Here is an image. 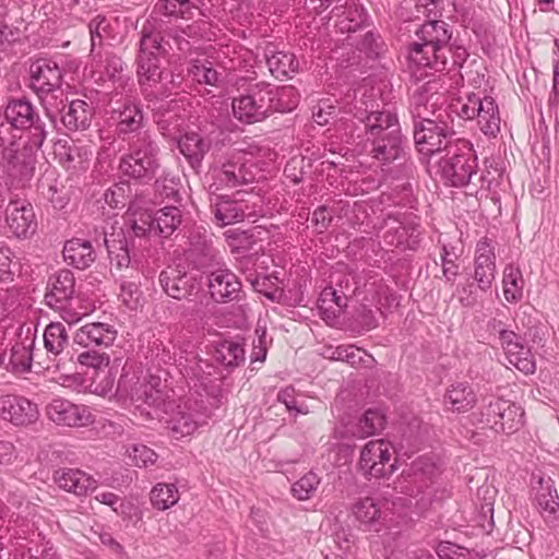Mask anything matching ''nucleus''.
Wrapping results in <instances>:
<instances>
[{
    "mask_svg": "<svg viewBox=\"0 0 559 559\" xmlns=\"http://www.w3.org/2000/svg\"><path fill=\"white\" fill-rule=\"evenodd\" d=\"M332 294H334V287H325L318 299V309L324 320H333L338 317L337 308L334 306V301L332 299Z\"/></svg>",
    "mask_w": 559,
    "mask_h": 559,
    "instance_id": "61",
    "label": "nucleus"
},
{
    "mask_svg": "<svg viewBox=\"0 0 559 559\" xmlns=\"http://www.w3.org/2000/svg\"><path fill=\"white\" fill-rule=\"evenodd\" d=\"M126 453L138 467H148L157 461L154 450L141 443H132L126 447Z\"/></svg>",
    "mask_w": 559,
    "mask_h": 559,
    "instance_id": "55",
    "label": "nucleus"
},
{
    "mask_svg": "<svg viewBox=\"0 0 559 559\" xmlns=\"http://www.w3.org/2000/svg\"><path fill=\"white\" fill-rule=\"evenodd\" d=\"M31 87L45 105V98L59 91L62 85V70L59 64L48 58H39L29 67Z\"/></svg>",
    "mask_w": 559,
    "mask_h": 559,
    "instance_id": "12",
    "label": "nucleus"
},
{
    "mask_svg": "<svg viewBox=\"0 0 559 559\" xmlns=\"http://www.w3.org/2000/svg\"><path fill=\"white\" fill-rule=\"evenodd\" d=\"M212 177L214 182L210 186L211 193L224 187L236 188L251 181V178L247 177L245 167L235 163H226L219 168H214Z\"/></svg>",
    "mask_w": 559,
    "mask_h": 559,
    "instance_id": "27",
    "label": "nucleus"
},
{
    "mask_svg": "<svg viewBox=\"0 0 559 559\" xmlns=\"http://www.w3.org/2000/svg\"><path fill=\"white\" fill-rule=\"evenodd\" d=\"M212 209L215 219L221 226L241 222L248 215L246 213L248 209L247 205L223 195H217L215 200L212 201Z\"/></svg>",
    "mask_w": 559,
    "mask_h": 559,
    "instance_id": "33",
    "label": "nucleus"
},
{
    "mask_svg": "<svg viewBox=\"0 0 559 559\" xmlns=\"http://www.w3.org/2000/svg\"><path fill=\"white\" fill-rule=\"evenodd\" d=\"M430 43L412 41L408 48V60L418 68H429L435 71H443L447 68L450 46L435 45Z\"/></svg>",
    "mask_w": 559,
    "mask_h": 559,
    "instance_id": "17",
    "label": "nucleus"
},
{
    "mask_svg": "<svg viewBox=\"0 0 559 559\" xmlns=\"http://www.w3.org/2000/svg\"><path fill=\"white\" fill-rule=\"evenodd\" d=\"M53 480L60 489L76 496H85L97 487V480L79 468H59Z\"/></svg>",
    "mask_w": 559,
    "mask_h": 559,
    "instance_id": "21",
    "label": "nucleus"
},
{
    "mask_svg": "<svg viewBox=\"0 0 559 559\" xmlns=\"http://www.w3.org/2000/svg\"><path fill=\"white\" fill-rule=\"evenodd\" d=\"M441 115H437L436 119L428 118V120L414 121V141L418 145L420 143L427 144V136L433 135L437 132H448V124L440 120Z\"/></svg>",
    "mask_w": 559,
    "mask_h": 559,
    "instance_id": "52",
    "label": "nucleus"
},
{
    "mask_svg": "<svg viewBox=\"0 0 559 559\" xmlns=\"http://www.w3.org/2000/svg\"><path fill=\"white\" fill-rule=\"evenodd\" d=\"M413 474L411 475V479L404 478L400 481V493H403L407 497H417L423 493L430 499L431 492L428 491L432 484V474L435 472V467L429 465L428 472H425L421 467V462H417L413 465Z\"/></svg>",
    "mask_w": 559,
    "mask_h": 559,
    "instance_id": "30",
    "label": "nucleus"
},
{
    "mask_svg": "<svg viewBox=\"0 0 559 559\" xmlns=\"http://www.w3.org/2000/svg\"><path fill=\"white\" fill-rule=\"evenodd\" d=\"M524 411L520 405L506 400V405L501 408L497 425L493 431L512 433L523 425Z\"/></svg>",
    "mask_w": 559,
    "mask_h": 559,
    "instance_id": "41",
    "label": "nucleus"
},
{
    "mask_svg": "<svg viewBox=\"0 0 559 559\" xmlns=\"http://www.w3.org/2000/svg\"><path fill=\"white\" fill-rule=\"evenodd\" d=\"M155 236L169 237L181 224V211L177 206H165L154 216Z\"/></svg>",
    "mask_w": 559,
    "mask_h": 559,
    "instance_id": "44",
    "label": "nucleus"
},
{
    "mask_svg": "<svg viewBox=\"0 0 559 559\" xmlns=\"http://www.w3.org/2000/svg\"><path fill=\"white\" fill-rule=\"evenodd\" d=\"M206 415L198 402L182 401L171 409L167 420L168 429L179 439L192 435L199 426L205 423Z\"/></svg>",
    "mask_w": 559,
    "mask_h": 559,
    "instance_id": "14",
    "label": "nucleus"
},
{
    "mask_svg": "<svg viewBox=\"0 0 559 559\" xmlns=\"http://www.w3.org/2000/svg\"><path fill=\"white\" fill-rule=\"evenodd\" d=\"M277 401L286 406V409L294 414L295 416L298 414H308L309 408L302 402L298 403L296 400V392L293 386H286L281 390L277 394Z\"/></svg>",
    "mask_w": 559,
    "mask_h": 559,
    "instance_id": "60",
    "label": "nucleus"
},
{
    "mask_svg": "<svg viewBox=\"0 0 559 559\" xmlns=\"http://www.w3.org/2000/svg\"><path fill=\"white\" fill-rule=\"evenodd\" d=\"M117 331L110 324L103 322H92L81 326L75 335L74 343L83 346H109L114 343Z\"/></svg>",
    "mask_w": 559,
    "mask_h": 559,
    "instance_id": "23",
    "label": "nucleus"
},
{
    "mask_svg": "<svg viewBox=\"0 0 559 559\" xmlns=\"http://www.w3.org/2000/svg\"><path fill=\"white\" fill-rule=\"evenodd\" d=\"M116 393L120 399L130 400V402L141 412L144 406L154 408H165L168 412L169 405L166 403L167 393L162 388L160 377L143 373L132 366L126 365L118 380Z\"/></svg>",
    "mask_w": 559,
    "mask_h": 559,
    "instance_id": "2",
    "label": "nucleus"
},
{
    "mask_svg": "<svg viewBox=\"0 0 559 559\" xmlns=\"http://www.w3.org/2000/svg\"><path fill=\"white\" fill-rule=\"evenodd\" d=\"M46 416L57 426L80 428L94 423V416L85 405L62 397L52 399L46 406Z\"/></svg>",
    "mask_w": 559,
    "mask_h": 559,
    "instance_id": "11",
    "label": "nucleus"
},
{
    "mask_svg": "<svg viewBox=\"0 0 559 559\" xmlns=\"http://www.w3.org/2000/svg\"><path fill=\"white\" fill-rule=\"evenodd\" d=\"M270 72L275 78H287L297 73L299 63L293 53L280 51L275 46L269 45L264 53Z\"/></svg>",
    "mask_w": 559,
    "mask_h": 559,
    "instance_id": "34",
    "label": "nucleus"
},
{
    "mask_svg": "<svg viewBox=\"0 0 559 559\" xmlns=\"http://www.w3.org/2000/svg\"><path fill=\"white\" fill-rule=\"evenodd\" d=\"M391 443L384 439L367 442L360 451L358 469L369 479L391 476L395 471Z\"/></svg>",
    "mask_w": 559,
    "mask_h": 559,
    "instance_id": "8",
    "label": "nucleus"
},
{
    "mask_svg": "<svg viewBox=\"0 0 559 559\" xmlns=\"http://www.w3.org/2000/svg\"><path fill=\"white\" fill-rule=\"evenodd\" d=\"M188 75L200 84L211 86H218L224 80V72L215 69L207 60L193 62L188 69Z\"/></svg>",
    "mask_w": 559,
    "mask_h": 559,
    "instance_id": "46",
    "label": "nucleus"
},
{
    "mask_svg": "<svg viewBox=\"0 0 559 559\" xmlns=\"http://www.w3.org/2000/svg\"><path fill=\"white\" fill-rule=\"evenodd\" d=\"M162 39L160 34L154 32L151 25L142 27L136 75L142 93L152 103L154 111L164 109V98L182 90L185 80L181 72L160 69L159 55L165 50Z\"/></svg>",
    "mask_w": 559,
    "mask_h": 559,
    "instance_id": "1",
    "label": "nucleus"
},
{
    "mask_svg": "<svg viewBox=\"0 0 559 559\" xmlns=\"http://www.w3.org/2000/svg\"><path fill=\"white\" fill-rule=\"evenodd\" d=\"M456 106L460 117L467 120L477 118L479 129L485 135L496 138L500 132V112L492 97L472 93L467 95L465 103H459Z\"/></svg>",
    "mask_w": 559,
    "mask_h": 559,
    "instance_id": "7",
    "label": "nucleus"
},
{
    "mask_svg": "<svg viewBox=\"0 0 559 559\" xmlns=\"http://www.w3.org/2000/svg\"><path fill=\"white\" fill-rule=\"evenodd\" d=\"M215 359L226 368H236L245 361L243 344L236 341L225 340L215 349Z\"/></svg>",
    "mask_w": 559,
    "mask_h": 559,
    "instance_id": "42",
    "label": "nucleus"
},
{
    "mask_svg": "<svg viewBox=\"0 0 559 559\" xmlns=\"http://www.w3.org/2000/svg\"><path fill=\"white\" fill-rule=\"evenodd\" d=\"M88 29L92 51H94L97 45H102L104 39L111 37V23L103 15H97L92 19L88 24Z\"/></svg>",
    "mask_w": 559,
    "mask_h": 559,
    "instance_id": "57",
    "label": "nucleus"
},
{
    "mask_svg": "<svg viewBox=\"0 0 559 559\" xmlns=\"http://www.w3.org/2000/svg\"><path fill=\"white\" fill-rule=\"evenodd\" d=\"M150 496L153 507L160 511L169 509L179 500V492L174 484L159 483L152 488Z\"/></svg>",
    "mask_w": 559,
    "mask_h": 559,
    "instance_id": "50",
    "label": "nucleus"
},
{
    "mask_svg": "<svg viewBox=\"0 0 559 559\" xmlns=\"http://www.w3.org/2000/svg\"><path fill=\"white\" fill-rule=\"evenodd\" d=\"M93 107L82 99H74L61 110V122L70 131H83L91 126Z\"/></svg>",
    "mask_w": 559,
    "mask_h": 559,
    "instance_id": "24",
    "label": "nucleus"
},
{
    "mask_svg": "<svg viewBox=\"0 0 559 559\" xmlns=\"http://www.w3.org/2000/svg\"><path fill=\"white\" fill-rule=\"evenodd\" d=\"M437 167V173L441 175L448 185L464 187L476 175L477 156L473 151L472 144L463 139L450 146L449 152L445 156L441 157Z\"/></svg>",
    "mask_w": 559,
    "mask_h": 559,
    "instance_id": "4",
    "label": "nucleus"
},
{
    "mask_svg": "<svg viewBox=\"0 0 559 559\" xmlns=\"http://www.w3.org/2000/svg\"><path fill=\"white\" fill-rule=\"evenodd\" d=\"M442 95L438 93L436 82H427L419 86L412 96L411 108L414 120H428L436 116Z\"/></svg>",
    "mask_w": 559,
    "mask_h": 559,
    "instance_id": "20",
    "label": "nucleus"
},
{
    "mask_svg": "<svg viewBox=\"0 0 559 559\" xmlns=\"http://www.w3.org/2000/svg\"><path fill=\"white\" fill-rule=\"evenodd\" d=\"M211 142L197 132H188L178 140V148L193 169H198L210 151Z\"/></svg>",
    "mask_w": 559,
    "mask_h": 559,
    "instance_id": "26",
    "label": "nucleus"
},
{
    "mask_svg": "<svg viewBox=\"0 0 559 559\" xmlns=\"http://www.w3.org/2000/svg\"><path fill=\"white\" fill-rule=\"evenodd\" d=\"M417 217L413 214L404 215L402 219L389 218L385 222L383 241L389 247L400 250H416L421 231Z\"/></svg>",
    "mask_w": 559,
    "mask_h": 559,
    "instance_id": "10",
    "label": "nucleus"
},
{
    "mask_svg": "<svg viewBox=\"0 0 559 559\" xmlns=\"http://www.w3.org/2000/svg\"><path fill=\"white\" fill-rule=\"evenodd\" d=\"M385 423V416L381 411L370 408L348 428V432L356 438H366L382 431Z\"/></svg>",
    "mask_w": 559,
    "mask_h": 559,
    "instance_id": "37",
    "label": "nucleus"
},
{
    "mask_svg": "<svg viewBox=\"0 0 559 559\" xmlns=\"http://www.w3.org/2000/svg\"><path fill=\"white\" fill-rule=\"evenodd\" d=\"M69 336L66 326L60 322H51L44 332V344L46 350L53 355H60L67 347Z\"/></svg>",
    "mask_w": 559,
    "mask_h": 559,
    "instance_id": "45",
    "label": "nucleus"
},
{
    "mask_svg": "<svg viewBox=\"0 0 559 559\" xmlns=\"http://www.w3.org/2000/svg\"><path fill=\"white\" fill-rule=\"evenodd\" d=\"M5 223L17 238L32 236L37 228L34 209L31 203L22 199H10L5 210Z\"/></svg>",
    "mask_w": 559,
    "mask_h": 559,
    "instance_id": "16",
    "label": "nucleus"
},
{
    "mask_svg": "<svg viewBox=\"0 0 559 559\" xmlns=\"http://www.w3.org/2000/svg\"><path fill=\"white\" fill-rule=\"evenodd\" d=\"M63 259L69 264L80 270L87 269L95 261V251L88 240L73 238L63 247Z\"/></svg>",
    "mask_w": 559,
    "mask_h": 559,
    "instance_id": "32",
    "label": "nucleus"
},
{
    "mask_svg": "<svg viewBox=\"0 0 559 559\" xmlns=\"http://www.w3.org/2000/svg\"><path fill=\"white\" fill-rule=\"evenodd\" d=\"M320 484L317 474L309 472L292 486V492L298 500H308L314 493Z\"/></svg>",
    "mask_w": 559,
    "mask_h": 559,
    "instance_id": "58",
    "label": "nucleus"
},
{
    "mask_svg": "<svg viewBox=\"0 0 559 559\" xmlns=\"http://www.w3.org/2000/svg\"><path fill=\"white\" fill-rule=\"evenodd\" d=\"M117 115V131L119 134L141 133L143 127V114L139 105L124 104L122 108L115 110Z\"/></svg>",
    "mask_w": 559,
    "mask_h": 559,
    "instance_id": "39",
    "label": "nucleus"
},
{
    "mask_svg": "<svg viewBox=\"0 0 559 559\" xmlns=\"http://www.w3.org/2000/svg\"><path fill=\"white\" fill-rule=\"evenodd\" d=\"M76 360L80 365L94 368L96 370H99L103 367H108L110 361L107 354L95 350H86L79 354Z\"/></svg>",
    "mask_w": 559,
    "mask_h": 559,
    "instance_id": "63",
    "label": "nucleus"
},
{
    "mask_svg": "<svg viewBox=\"0 0 559 559\" xmlns=\"http://www.w3.org/2000/svg\"><path fill=\"white\" fill-rule=\"evenodd\" d=\"M0 417L17 427L36 423L39 411L36 403L22 395L7 394L0 397Z\"/></svg>",
    "mask_w": 559,
    "mask_h": 559,
    "instance_id": "15",
    "label": "nucleus"
},
{
    "mask_svg": "<svg viewBox=\"0 0 559 559\" xmlns=\"http://www.w3.org/2000/svg\"><path fill=\"white\" fill-rule=\"evenodd\" d=\"M128 222L135 237L146 238L155 235L154 217L146 211L133 212V206L131 205L128 210Z\"/></svg>",
    "mask_w": 559,
    "mask_h": 559,
    "instance_id": "51",
    "label": "nucleus"
},
{
    "mask_svg": "<svg viewBox=\"0 0 559 559\" xmlns=\"http://www.w3.org/2000/svg\"><path fill=\"white\" fill-rule=\"evenodd\" d=\"M4 116L8 122L17 129H34L33 142L40 148L47 132L33 105L24 98L12 99L5 107Z\"/></svg>",
    "mask_w": 559,
    "mask_h": 559,
    "instance_id": "13",
    "label": "nucleus"
},
{
    "mask_svg": "<svg viewBox=\"0 0 559 559\" xmlns=\"http://www.w3.org/2000/svg\"><path fill=\"white\" fill-rule=\"evenodd\" d=\"M75 293V278L70 270H61L50 277L46 304L52 309H62V304L69 301Z\"/></svg>",
    "mask_w": 559,
    "mask_h": 559,
    "instance_id": "22",
    "label": "nucleus"
},
{
    "mask_svg": "<svg viewBox=\"0 0 559 559\" xmlns=\"http://www.w3.org/2000/svg\"><path fill=\"white\" fill-rule=\"evenodd\" d=\"M452 31L450 25L443 20H430L423 23L415 31V38L413 41L430 43V46L447 45L450 46Z\"/></svg>",
    "mask_w": 559,
    "mask_h": 559,
    "instance_id": "36",
    "label": "nucleus"
},
{
    "mask_svg": "<svg viewBox=\"0 0 559 559\" xmlns=\"http://www.w3.org/2000/svg\"><path fill=\"white\" fill-rule=\"evenodd\" d=\"M455 132L448 127V132H437L433 135H428L427 144L420 143L417 146L418 151L427 156H431L438 153L445 151L447 153L450 150V146L456 144V141L461 139L454 138Z\"/></svg>",
    "mask_w": 559,
    "mask_h": 559,
    "instance_id": "47",
    "label": "nucleus"
},
{
    "mask_svg": "<svg viewBox=\"0 0 559 559\" xmlns=\"http://www.w3.org/2000/svg\"><path fill=\"white\" fill-rule=\"evenodd\" d=\"M361 106L355 104V117L365 124L366 139H377L388 133L401 132L399 119L395 112L388 108L376 109L360 100Z\"/></svg>",
    "mask_w": 559,
    "mask_h": 559,
    "instance_id": "9",
    "label": "nucleus"
},
{
    "mask_svg": "<svg viewBox=\"0 0 559 559\" xmlns=\"http://www.w3.org/2000/svg\"><path fill=\"white\" fill-rule=\"evenodd\" d=\"M477 402L476 393L468 382L452 383L444 394V404L452 412L465 413Z\"/></svg>",
    "mask_w": 559,
    "mask_h": 559,
    "instance_id": "31",
    "label": "nucleus"
},
{
    "mask_svg": "<svg viewBox=\"0 0 559 559\" xmlns=\"http://www.w3.org/2000/svg\"><path fill=\"white\" fill-rule=\"evenodd\" d=\"M159 147L153 138L145 131L136 134L129 141V153L120 158V171L142 183L150 182L160 167Z\"/></svg>",
    "mask_w": 559,
    "mask_h": 559,
    "instance_id": "3",
    "label": "nucleus"
},
{
    "mask_svg": "<svg viewBox=\"0 0 559 559\" xmlns=\"http://www.w3.org/2000/svg\"><path fill=\"white\" fill-rule=\"evenodd\" d=\"M207 288L216 302H229L238 297L241 283L230 270L217 269L209 273Z\"/></svg>",
    "mask_w": 559,
    "mask_h": 559,
    "instance_id": "19",
    "label": "nucleus"
},
{
    "mask_svg": "<svg viewBox=\"0 0 559 559\" xmlns=\"http://www.w3.org/2000/svg\"><path fill=\"white\" fill-rule=\"evenodd\" d=\"M251 286L257 293L264 295L271 301H280L283 290L278 288L267 276H255L250 280Z\"/></svg>",
    "mask_w": 559,
    "mask_h": 559,
    "instance_id": "59",
    "label": "nucleus"
},
{
    "mask_svg": "<svg viewBox=\"0 0 559 559\" xmlns=\"http://www.w3.org/2000/svg\"><path fill=\"white\" fill-rule=\"evenodd\" d=\"M214 369L215 368L206 360L193 357L188 360L187 365L183 366L182 373L187 378L200 382L201 386L206 388L211 382L210 377L213 374Z\"/></svg>",
    "mask_w": 559,
    "mask_h": 559,
    "instance_id": "53",
    "label": "nucleus"
},
{
    "mask_svg": "<svg viewBox=\"0 0 559 559\" xmlns=\"http://www.w3.org/2000/svg\"><path fill=\"white\" fill-rule=\"evenodd\" d=\"M272 86L261 82L250 88L246 94L235 97L231 103L234 117L243 123L262 121L272 114Z\"/></svg>",
    "mask_w": 559,
    "mask_h": 559,
    "instance_id": "6",
    "label": "nucleus"
},
{
    "mask_svg": "<svg viewBox=\"0 0 559 559\" xmlns=\"http://www.w3.org/2000/svg\"><path fill=\"white\" fill-rule=\"evenodd\" d=\"M367 142L370 143L369 154L383 163H391L397 159L403 152L401 132L388 133V135L377 139H368Z\"/></svg>",
    "mask_w": 559,
    "mask_h": 559,
    "instance_id": "29",
    "label": "nucleus"
},
{
    "mask_svg": "<svg viewBox=\"0 0 559 559\" xmlns=\"http://www.w3.org/2000/svg\"><path fill=\"white\" fill-rule=\"evenodd\" d=\"M535 500L544 520L554 523L558 519L559 496L550 477L539 479Z\"/></svg>",
    "mask_w": 559,
    "mask_h": 559,
    "instance_id": "28",
    "label": "nucleus"
},
{
    "mask_svg": "<svg viewBox=\"0 0 559 559\" xmlns=\"http://www.w3.org/2000/svg\"><path fill=\"white\" fill-rule=\"evenodd\" d=\"M179 179L175 177H163L155 181L156 192L164 199L178 201L179 199Z\"/></svg>",
    "mask_w": 559,
    "mask_h": 559,
    "instance_id": "62",
    "label": "nucleus"
},
{
    "mask_svg": "<svg viewBox=\"0 0 559 559\" xmlns=\"http://www.w3.org/2000/svg\"><path fill=\"white\" fill-rule=\"evenodd\" d=\"M355 518L364 524H372L380 518V508L372 498H364L353 507Z\"/></svg>",
    "mask_w": 559,
    "mask_h": 559,
    "instance_id": "56",
    "label": "nucleus"
},
{
    "mask_svg": "<svg viewBox=\"0 0 559 559\" xmlns=\"http://www.w3.org/2000/svg\"><path fill=\"white\" fill-rule=\"evenodd\" d=\"M36 145L34 142L29 145L20 146L12 143L3 148L2 168L7 176V186L9 189H24L35 173L36 165Z\"/></svg>",
    "mask_w": 559,
    "mask_h": 559,
    "instance_id": "5",
    "label": "nucleus"
},
{
    "mask_svg": "<svg viewBox=\"0 0 559 559\" xmlns=\"http://www.w3.org/2000/svg\"><path fill=\"white\" fill-rule=\"evenodd\" d=\"M273 99H272V112L273 111H292L297 107L299 102V95L293 86H284L280 90L272 87Z\"/></svg>",
    "mask_w": 559,
    "mask_h": 559,
    "instance_id": "54",
    "label": "nucleus"
},
{
    "mask_svg": "<svg viewBox=\"0 0 559 559\" xmlns=\"http://www.w3.org/2000/svg\"><path fill=\"white\" fill-rule=\"evenodd\" d=\"M508 362L525 374L534 373L536 369L531 349L524 344L522 336L514 335L510 343L502 347Z\"/></svg>",
    "mask_w": 559,
    "mask_h": 559,
    "instance_id": "25",
    "label": "nucleus"
},
{
    "mask_svg": "<svg viewBox=\"0 0 559 559\" xmlns=\"http://www.w3.org/2000/svg\"><path fill=\"white\" fill-rule=\"evenodd\" d=\"M457 255L447 246L442 247L441 263L442 274L448 282H453L459 274V265L455 263Z\"/></svg>",
    "mask_w": 559,
    "mask_h": 559,
    "instance_id": "64",
    "label": "nucleus"
},
{
    "mask_svg": "<svg viewBox=\"0 0 559 559\" xmlns=\"http://www.w3.org/2000/svg\"><path fill=\"white\" fill-rule=\"evenodd\" d=\"M496 276L495 247L488 238L480 239L475 249L474 280L479 289L486 292L491 287Z\"/></svg>",
    "mask_w": 559,
    "mask_h": 559,
    "instance_id": "18",
    "label": "nucleus"
},
{
    "mask_svg": "<svg viewBox=\"0 0 559 559\" xmlns=\"http://www.w3.org/2000/svg\"><path fill=\"white\" fill-rule=\"evenodd\" d=\"M503 296L508 302L515 304L523 298L525 281L519 266L510 263L503 270Z\"/></svg>",
    "mask_w": 559,
    "mask_h": 559,
    "instance_id": "40",
    "label": "nucleus"
},
{
    "mask_svg": "<svg viewBox=\"0 0 559 559\" xmlns=\"http://www.w3.org/2000/svg\"><path fill=\"white\" fill-rule=\"evenodd\" d=\"M506 405V400L498 396H488L481 400L479 408L469 415V421L473 426L479 428L495 429L501 408Z\"/></svg>",
    "mask_w": 559,
    "mask_h": 559,
    "instance_id": "35",
    "label": "nucleus"
},
{
    "mask_svg": "<svg viewBox=\"0 0 559 559\" xmlns=\"http://www.w3.org/2000/svg\"><path fill=\"white\" fill-rule=\"evenodd\" d=\"M159 282L165 293L175 299H183L190 294L187 275L177 269L168 267L163 271L159 275Z\"/></svg>",
    "mask_w": 559,
    "mask_h": 559,
    "instance_id": "38",
    "label": "nucleus"
},
{
    "mask_svg": "<svg viewBox=\"0 0 559 559\" xmlns=\"http://www.w3.org/2000/svg\"><path fill=\"white\" fill-rule=\"evenodd\" d=\"M197 9L191 0H158L154 7L158 14L181 19H191Z\"/></svg>",
    "mask_w": 559,
    "mask_h": 559,
    "instance_id": "48",
    "label": "nucleus"
},
{
    "mask_svg": "<svg viewBox=\"0 0 559 559\" xmlns=\"http://www.w3.org/2000/svg\"><path fill=\"white\" fill-rule=\"evenodd\" d=\"M104 243L112 263H116L119 269L129 266L131 259L127 247V240L122 231H119L118 234L112 233L110 237L105 233Z\"/></svg>",
    "mask_w": 559,
    "mask_h": 559,
    "instance_id": "43",
    "label": "nucleus"
},
{
    "mask_svg": "<svg viewBox=\"0 0 559 559\" xmlns=\"http://www.w3.org/2000/svg\"><path fill=\"white\" fill-rule=\"evenodd\" d=\"M34 338L26 337L11 348L10 364L16 372H27L32 367Z\"/></svg>",
    "mask_w": 559,
    "mask_h": 559,
    "instance_id": "49",
    "label": "nucleus"
}]
</instances>
